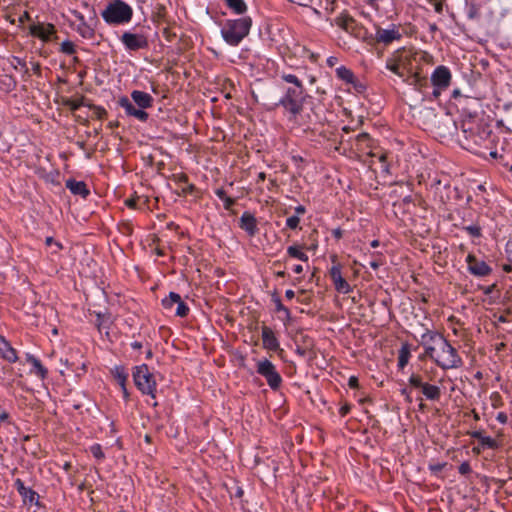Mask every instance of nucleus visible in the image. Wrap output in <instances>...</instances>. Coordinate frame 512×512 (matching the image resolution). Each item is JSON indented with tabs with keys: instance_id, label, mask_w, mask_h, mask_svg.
<instances>
[{
	"instance_id": "f257e3e1",
	"label": "nucleus",
	"mask_w": 512,
	"mask_h": 512,
	"mask_svg": "<svg viewBox=\"0 0 512 512\" xmlns=\"http://www.w3.org/2000/svg\"><path fill=\"white\" fill-rule=\"evenodd\" d=\"M426 357L432 359L443 370L458 369L463 365V360L457 349L446 338L437 347L426 346L419 359L424 360Z\"/></svg>"
},
{
	"instance_id": "f03ea898",
	"label": "nucleus",
	"mask_w": 512,
	"mask_h": 512,
	"mask_svg": "<svg viewBox=\"0 0 512 512\" xmlns=\"http://www.w3.org/2000/svg\"><path fill=\"white\" fill-rule=\"evenodd\" d=\"M304 87H287L284 95L279 99L278 105L282 106L288 113V120L295 124H301L302 112L305 102Z\"/></svg>"
},
{
	"instance_id": "7ed1b4c3",
	"label": "nucleus",
	"mask_w": 512,
	"mask_h": 512,
	"mask_svg": "<svg viewBox=\"0 0 512 512\" xmlns=\"http://www.w3.org/2000/svg\"><path fill=\"white\" fill-rule=\"evenodd\" d=\"M252 26V19L249 16L238 19H229L221 29L224 41L237 46L248 34Z\"/></svg>"
},
{
	"instance_id": "20e7f679",
	"label": "nucleus",
	"mask_w": 512,
	"mask_h": 512,
	"mask_svg": "<svg viewBox=\"0 0 512 512\" xmlns=\"http://www.w3.org/2000/svg\"><path fill=\"white\" fill-rule=\"evenodd\" d=\"M103 20L109 25L129 23L133 17L132 7L123 0H112L101 12Z\"/></svg>"
},
{
	"instance_id": "39448f33",
	"label": "nucleus",
	"mask_w": 512,
	"mask_h": 512,
	"mask_svg": "<svg viewBox=\"0 0 512 512\" xmlns=\"http://www.w3.org/2000/svg\"><path fill=\"white\" fill-rule=\"evenodd\" d=\"M334 21L338 27L342 28L356 39L362 40L368 44H373V34L348 14H341L337 16Z\"/></svg>"
},
{
	"instance_id": "423d86ee",
	"label": "nucleus",
	"mask_w": 512,
	"mask_h": 512,
	"mask_svg": "<svg viewBox=\"0 0 512 512\" xmlns=\"http://www.w3.org/2000/svg\"><path fill=\"white\" fill-rule=\"evenodd\" d=\"M133 379L136 387L143 393L155 398L156 381L146 364L135 367Z\"/></svg>"
},
{
	"instance_id": "0eeeda50",
	"label": "nucleus",
	"mask_w": 512,
	"mask_h": 512,
	"mask_svg": "<svg viewBox=\"0 0 512 512\" xmlns=\"http://www.w3.org/2000/svg\"><path fill=\"white\" fill-rule=\"evenodd\" d=\"M408 383L413 388L421 389L422 394L427 400L438 401L441 398L440 387L424 381L423 376L420 374H411Z\"/></svg>"
},
{
	"instance_id": "6e6552de",
	"label": "nucleus",
	"mask_w": 512,
	"mask_h": 512,
	"mask_svg": "<svg viewBox=\"0 0 512 512\" xmlns=\"http://www.w3.org/2000/svg\"><path fill=\"white\" fill-rule=\"evenodd\" d=\"M257 373L264 377L268 386L276 391L280 388L282 377L277 372L275 365L268 359H263L257 363Z\"/></svg>"
},
{
	"instance_id": "1a4fd4ad",
	"label": "nucleus",
	"mask_w": 512,
	"mask_h": 512,
	"mask_svg": "<svg viewBox=\"0 0 512 512\" xmlns=\"http://www.w3.org/2000/svg\"><path fill=\"white\" fill-rule=\"evenodd\" d=\"M451 72L448 67L444 65L437 66L431 75V83L433 85V96L439 97L442 90L449 87L451 83Z\"/></svg>"
},
{
	"instance_id": "9d476101",
	"label": "nucleus",
	"mask_w": 512,
	"mask_h": 512,
	"mask_svg": "<svg viewBox=\"0 0 512 512\" xmlns=\"http://www.w3.org/2000/svg\"><path fill=\"white\" fill-rule=\"evenodd\" d=\"M121 43L129 52H137L139 50L147 49L149 42L147 36L143 33H133L125 31L120 37Z\"/></svg>"
},
{
	"instance_id": "9b49d317",
	"label": "nucleus",
	"mask_w": 512,
	"mask_h": 512,
	"mask_svg": "<svg viewBox=\"0 0 512 512\" xmlns=\"http://www.w3.org/2000/svg\"><path fill=\"white\" fill-rule=\"evenodd\" d=\"M29 30H30V34L32 36L37 37L44 42L50 41L52 39V37H54L55 39L57 38L55 26L50 23H48V24H43V23L33 24L30 26Z\"/></svg>"
},
{
	"instance_id": "f8f14e48",
	"label": "nucleus",
	"mask_w": 512,
	"mask_h": 512,
	"mask_svg": "<svg viewBox=\"0 0 512 512\" xmlns=\"http://www.w3.org/2000/svg\"><path fill=\"white\" fill-rule=\"evenodd\" d=\"M401 37L402 35L396 26H393L391 29H382L381 27H376V33L373 35V44L383 43L388 45L394 40H399Z\"/></svg>"
},
{
	"instance_id": "ddd939ff",
	"label": "nucleus",
	"mask_w": 512,
	"mask_h": 512,
	"mask_svg": "<svg viewBox=\"0 0 512 512\" xmlns=\"http://www.w3.org/2000/svg\"><path fill=\"white\" fill-rule=\"evenodd\" d=\"M118 104L122 107L128 116H133L141 122H146L149 114L140 107L136 108L126 96H122L118 100Z\"/></svg>"
},
{
	"instance_id": "4468645a",
	"label": "nucleus",
	"mask_w": 512,
	"mask_h": 512,
	"mask_svg": "<svg viewBox=\"0 0 512 512\" xmlns=\"http://www.w3.org/2000/svg\"><path fill=\"white\" fill-rule=\"evenodd\" d=\"M466 261L469 272L475 276H486L491 273L490 266L473 254H468Z\"/></svg>"
},
{
	"instance_id": "2eb2a0df",
	"label": "nucleus",
	"mask_w": 512,
	"mask_h": 512,
	"mask_svg": "<svg viewBox=\"0 0 512 512\" xmlns=\"http://www.w3.org/2000/svg\"><path fill=\"white\" fill-rule=\"evenodd\" d=\"M330 277L334 283L335 289L339 293L348 294L351 292V286L349 283L342 277L341 267L339 264L333 265L330 269Z\"/></svg>"
},
{
	"instance_id": "dca6fc26",
	"label": "nucleus",
	"mask_w": 512,
	"mask_h": 512,
	"mask_svg": "<svg viewBox=\"0 0 512 512\" xmlns=\"http://www.w3.org/2000/svg\"><path fill=\"white\" fill-rule=\"evenodd\" d=\"M14 486L18 493L21 495L25 504H37L38 494L30 487H26L23 481L19 478L15 480Z\"/></svg>"
},
{
	"instance_id": "f3484780",
	"label": "nucleus",
	"mask_w": 512,
	"mask_h": 512,
	"mask_svg": "<svg viewBox=\"0 0 512 512\" xmlns=\"http://www.w3.org/2000/svg\"><path fill=\"white\" fill-rule=\"evenodd\" d=\"M262 342L263 347L270 351L280 350V344L278 339L276 338L273 330L268 326H262Z\"/></svg>"
},
{
	"instance_id": "a211bd4d",
	"label": "nucleus",
	"mask_w": 512,
	"mask_h": 512,
	"mask_svg": "<svg viewBox=\"0 0 512 512\" xmlns=\"http://www.w3.org/2000/svg\"><path fill=\"white\" fill-rule=\"evenodd\" d=\"M239 226L246 231L249 236H255L258 232L257 220L255 216L248 211L242 214Z\"/></svg>"
},
{
	"instance_id": "6ab92c4d",
	"label": "nucleus",
	"mask_w": 512,
	"mask_h": 512,
	"mask_svg": "<svg viewBox=\"0 0 512 512\" xmlns=\"http://www.w3.org/2000/svg\"><path fill=\"white\" fill-rule=\"evenodd\" d=\"M131 99L138 107L142 109L152 107L154 101L153 97L149 93L140 90H133L131 92Z\"/></svg>"
},
{
	"instance_id": "aec40b11",
	"label": "nucleus",
	"mask_w": 512,
	"mask_h": 512,
	"mask_svg": "<svg viewBox=\"0 0 512 512\" xmlns=\"http://www.w3.org/2000/svg\"><path fill=\"white\" fill-rule=\"evenodd\" d=\"M66 187L70 190L72 194L79 195L84 199L90 194V191L84 181L68 179L66 181Z\"/></svg>"
},
{
	"instance_id": "412c9836",
	"label": "nucleus",
	"mask_w": 512,
	"mask_h": 512,
	"mask_svg": "<svg viewBox=\"0 0 512 512\" xmlns=\"http://www.w3.org/2000/svg\"><path fill=\"white\" fill-rule=\"evenodd\" d=\"M0 352L2 357L10 363H15L18 360L16 350L3 336H0Z\"/></svg>"
},
{
	"instance_id": "4be33fe9",
	"label": "nucleus",
	"mask_w": 512,
	"mask_h": 512,
	"mask_svg": "<svg viewBox=\"0 0 512 512\" xmlns=\"http://www.w3.org/2000/svg\"><path fill=\"white\" fill-rule=\"evenodd\" d=\"M445 337L437 332L432 330H426L425 333L421 336V344L426 348V346H438L441 341H443Z\"/></svg>"
},
{
	"instance_id": "5701e85b",
	"label": "nucleus",
	"mask_w": 512,
	"mask_h": 512,
	"mask_svg": "<svg viewBox=\"0 0 512 512\" xmlns=\"http://www.w3.org/2000/svg\"><path fill=\"white\" fill-rule=\"evenodd\" d=\"M411 356L410 344L405 342L401 345L398 354V367L399 369H403L409 362Z\"/></svg>"
},
{
	"instance_id": "b1692460",
	"label": "nucleus",
	"mask_w": 512,
	"mask_h": 512,
	"mask_svg": "<svg viewBox=\"0 0 512 512\" xmlns=\"http://www.w3.org/2000/svg\"><path fill=\"white\" fill-rule=\"evenodd\" d=\"M27 362H29L33 366L35 374L39 376L42 380L47 377L48 371L42 365L39 359H37L33 355H27Z\"/></svg>"
},
{
	"instance_id": "393cba45",
	"label": "nucleus",
	"mask_w": 512,
	"mask_h": 512,
	"mask_svg": "<svg viewBox=\"0 0 512 512\" xmlns=\"http://www.w3.org/2000/svg\"><path fill=\"white\" fill-rule=\"evenodd\" d=\"M226 6L235 14L243 15L247 11L244 0H223Z\"/></svg>"
},
{
	"instance_id": "a878e982",
	"label": "nucleus",
	"mask_w": 512,
	"mask_h": 512,
	"mask_svg": "<svg viewBox=\"0 0 512 512\" xmlns=\"http://www.w3.org/2000/svg\"><path fill=\"white\" fill-rule=\"evenodd\" d=\"M287 254L292 257L299 259L303 262H307L309 260V257L306 253H304L301 249V247L297 245H292L287 248Z\"/></svg>"
},
{
	"instance_id": "bb28decb",
	"label": "nucleus",
	"mask_w": 512,
	"mask_h": 512,
	"mask_svg": "<svg viewBox=\"0 0 512 512\" xmlns=\"http://www.w3.org/2000/svg\"><path fill=\"white\" fill-rule=\"evenodd\" d=\"M336 74H337L338 78H340L341 80H343L347 83L354 82L355 76H354L353 72L350 69L346 68L345 66L338 67L336 69Z\"/></svg>"
},
{
	"instance_id": "cd10ccee",
	"label": "nucleus",
	"mask_w": 512,
	"mask_h": 512,
	"mask_svg": "<svg viewBox=\"0 0 512 512\" xmlns=\"http://www.w3.org/2000/svg\"><path fill=\"white\" fill-rule=\"evenodd\" d=\"M357 149L363 150L371 146L372 139L368 133H360L356 136Z\"/></svg>"
},
{
	"instance_id": "c85d7f7f",
	"label": "nucleus",
	"mask_w": 512,
	"mask_h": 512,
	"mask_svg": "<svg viewBox=\"0 0 512 512\" xmlns=\"http://www.w3.org/2000/svg\"><path fill=\"white\" fill-rule=\"evenodd\" d=\"M179 301V294L170 292L169 295L162 300V306L165 310L171 312L172 308Z\"/></svg>"
},
{
	"instance_id": "c756f323",
	"label": "nucleus",
	"mask_w": 512,
	"mask_h": 512,
	"mask_svg": "<svg viewBox=\"0 0 512 512\" xmlns=\"http://www.w3.org/2000/svg\"><path fill=\"white\" fill-rule=\"evenodd\" d=\"M480 446L482 449L496 450L501 447V443L490 436H484L481 438Z\"/></svg>"
},
{
	"instance_id": "7c9ffc66",
	"label": "nucleus",
	"mask_w": 512,
	"mask_h": 512,
	"mask_svg": "<svg viewBox=\"0 0 512 512\" xmlns=\"http://www.w3.org/2000/svg\"><path fill=\"white\" fill-rule=\"evenodd\" d=\"M272 301L275 304V310L277 312L286 313V320L289 321L291 319L290 310L282 304L281 299L276 293L272 294Z\"/></svg>"
},
{
	"instance_id": "2f4dec72",
	"label": "nucleus",
	"mask_w": 512,
	"mask_h": 512,
	"mask_svg": "<svg viewBox=\"0 0 512 512\" xmlns=\"http://www.w3.org/2000/svg\"><path fill=\"white\" fill-rule=\"evenodd\" d=\"M113 374L120 387H124V384H126L128 378V374L125 369L123 367H116Z\"/></svg>"
},
{
	"instance_id": "473e14b6",
	"label": "nucleus",
	"mask_w": 512,
	"mask_h": 512,
	"mask_svg": "<svg viewBox=\"0 0 512 512\" xmlns=\"http://www.w3.org/2000/svg\"><path fill=\"white\" fill-rule=\"evenodd\" d=\"M176 305H177V307L175 310V315L178 317H186L189 313V307L182 300L180 295H179V301H177Z\"/></svg>"
},
{
	"instance_id": "72a5a7b5",
	"label": "nucleus",
	"mask_w": 512,
	"mask_h": 512,
	"mask_svg": "<svg viewBox=\"0 0 512 512\" xmlns=\"http://www.w3.org/2000/svg\"><path fill=\"white\" fill-rule=\"evenodd\" d=\"M77 31L83 38L91 39L94 37V30L85 22L78 26Z\"/></svg>"
},
{
	"instance_id": "f704fd0d",
	"label": "nucleus",
	"mask_w": 512,
	"mask_h": 512,
	"mask_svg": "<svg viewBox=\"0 0 512 512\" xmlns=\"http://www.w3.org/2000/svg\"><path fill=\"white\" fill-rule=\"evenodd\" d=\"M506 253L509 263L503 265V270L505 272H512V239L506 245Z\"/></svg>"
},
{
	"instance_id": "c9c22d12",
	"label": "nucleus",
	"mask_w": 512,
	"mask_h": 512,
	"mask_svg": "<svg viewBox=\"0 0 512 512\" xmlns=\"http://www.w3.org/2000/svg\"><path fill=\"white\" fill-rule=\"evenodd\" d=\"M282 79L291 84L290 87H303L302 82L293 74H283Z\"/></svg>"
},
{
	"instance_id": "e433bc0d",
	"label": "nucleus",
	"mask_w": 512,
	"mask_h": 512,
	"mask_svg": "<svg viewBox=\"0 0 512 512\" xmlns=\"http://www.w3.org/2000/svg\"><path fill=\"white\" fill-rule=\"evenodd\" d=\"M60 51L67 55H72L75 53V45L73 42L66 40L61 43Z\"/></svg>"
},
{
	"instance_id": "4c0bfd02",
	"label": "nucleus",
	"mask_w": 512,
	"mask_h": 512,
	"mask_svg": "<svg viewBox=\"0 0 512 512\" xmlns=\"http://www.w3.org/2000/svg\"><path fill=\"white\" fill-rule=\"evenodd\" d=\"M91 454L97 459V460H103L105 458V454L102 451V447L100 444H94L90 447Z\"/></svg>"
},
{
	"instance_id": "58836bf2",
	"label": "nucleus",
	"mask_w": 512,
	"mask_h": 512,
	"mask_svg": "<svg viewBox=\"0 0 512 512\" xmlns=\"http://www.w3.org/2000/svg\"><path fill=\"white\" fill-rule=\"evenodd\" d=\"M387 69H389L391 72L395 73L396 75L402 77L403 74L400 72L399 64L394 59H388L386 63Z\"/></svg>"
},
{
	"instance_id": "ea45409f",
	"label": "nucleus",
	"mask_w": 512,
	"mask_h": 512,
	"mask_svg": "<svg viewBox=\"0 0 512 512\" xmlns=\"http://www.w3.org/2000/svg\"><path fill=\"white\" fill-rule=\"evenodd\" d=\"M45 244L47 246L52 247V253H57L58 251H60L63 248L62 244L58 241H55L53 239V237H47L45 239Z\"/></svg>"
},
{
	"instance_id": "a19ab883",
	"label": "nucleus",
	"mask_w": 512,
	"mask_h": 512,
	"mask_svg": "<svg viewBox=\"0 0 512 512\" xmlns=\"http://www.w3.org/2000/svg\"><path fill=\"white\" fill-rule=\"evenodd\" d=\"M90 108L93 110V116L97 119H104L107 116V111L100 106L91 105Z\"/></svg>"
},
{
	"instance_id": "79ce46f5",
	"label": "nucleus",
	"mask_w": 512,
	"mask_h": 512,
	"mask_svg": "<svg viewBox=\"0 0 512 512\" xmlns=\"http://www.w3.org/2000/svg\"><path fill=\"white\" fill-rule=\"evenodd\" d=\"M296 353L303 357H308L309 359H313L315 357V353L308 347H300L297 346Z\"/></svg>"
},
{
	"instance_id": "37998d69",
	"label": "nucleus",
	"mask_w": 512,
	"mask_h": 512,
	"mask_svg": "<svg viewBox=\"0 0 512 512\" xmlns=\"http://www.w3.org/2000/svg\"><path fill=\"white\" fill-rule=\"evenodd\" d=\"M412 81H411V84L415 85V86H424L427 84V78L426 77H423L421 76L419 73H414L411 77Z\"/></svg>"
},
{
	"instance_id": "c03bdc74",
	"label": "nucleus",
	"mask_w": 512,
	"mask_h": 512,
	"mask_svg": "<svg viewBox=\"0 0 512 512\" xmlns=\"http://www.w3.org/2000/svg\"><path fill=\"white\" fill-rule=\"evenodd\" d=\"M300 223V218L297 215H293L287 218L286 225L290 229H296Z\"/></svg>"
},
{
	"instance_id": "a18cd8bd",
	"label": "nucleus",
	"mask_w": 512,
	"mask_h": 512,
	"mask_svg": "<svg viewBox=\"0 0 512 512\" xmlns=\"http://www.w3.org/2000/svg\"><path fill=\"white\" fill-rule=\"evenodd\" d=\"M119 229H120L121 233L124 235H131L133 232V227L130 222H122L119 225Z\"/></svg>"
},
{
	"instance_id": "49530a36",
	"label": "nucleus",
	"mask_w": 512,
	"mask_h": 512,
	"mask_svg": "<svg viewBox=\"0 0 512 512\" xmlns=\"http://www.w3.org/2000/svg\"><path fill=\"white\" fill-rule=\"evenodd\" d=\"M163 36L169 42L173 41L177 37L176 33L169 27L163 29Z\"/></svg>"
},
{
	"instance_id": "de8ad7c7",
	"label": "nucleus",
	"mask_w": 512,
	"mask_h": 512,
	"mask_svg": "<svg viewBox=\"0 0 512 512\" xmlns=\"http://www.w3.org/2000/svg\"><path fill=\"white\" fill-rule=\"evenodd\" d=\"M458 471L461 475H467L471 473V466L469 462L465 461L461 463L460 466L458 467Z\"/></svg>"
},
{
	"instance_id": "09e8293b",
	"label": "nucleus",
	"mask_w": 512,
	"mask_h": 512,
	"mask_svg": "<svg viewBox=\"0 0 512 512\" xmlns=\"http://www.w3.org/2000/svg\"><path fill=\"white\" fill-rule=\"evenodd\" d=\"M468 233L473 237H479L481 235V229L479 226L471 225L465 228Z\"/></svg>"
},
{
	"instance_id": "8fccbe9b",
	"label": "nucleus",
	"mask_w": 512,
	"mask_h": 512,
	"mask_svg": "<svg viewBox=\"0 0 512 512\" xmlns=\"http://www.w3.org/2000/svg\"><path fill=\"white\" fill-rule=\"evenodd\" d=\"M297 300H298V302L303 303V304H309V302H310V298L307 296V293L305 290H300L298 292Z\"/></svg>"
},
{
	"instance_id": "3c124183",
	"label": "nucleus",
	"mask_w": 512,
	"mask_h": 512,
	"mask_svg": "<svg viewBox=\"0 0 512 512\" xmlns=\"http://www.w3.org/2000/svg\"><path fill=\"white\" fill-rule=\"evenodd\" d=\"M66 104L71 108V110H77L82 106V100H68Z\"/></svg>"
},
{
	"instance_id": "603ef678",
	"label": "nucleus",
	"mask_w": 512,
	"mask_h": 512,
	"mask_svg": "<svg viewBox=\"0 0 512 512\" xmlns=\"http://www.w3.org/2000/svg\"><path fill=\"white\" fill-rule=\"evenodd\" d=\"M223 202H224V208L226 210H230L232 208V206L236 203V200L234 198L227 196L224 198Z\"/></svg>"
},
{
	"instance_id": "864d4df0",
	"label": "nucleus",
	"mask_w": 512,
	"mask_h": 512,
	"mask_svg": "<svg viewBox=\"0 0 512 512\" xmlns=\"http://www.w3.org/2000/svg\"><path fill=\"white\" fill-rule=\"evenodd\" d=\"M195 190V186L193 184L187 183L186 186L182 187L180 195L191 194Z\"/></svg>"
},
{
	"instance_id": "5fc2aeb1",
	"label": "nucleus",
	"mask_w": 512,
	"mask_h": 512,
	"mask_svg": "<svg viewBox=\"0 0 512 512\" xmlns=\"http://www.w3.org/2000/svg\"><path fill=\"white\" fill-rule=\"evenodd\" d=\"M138 197L128 198L125 200V205L131 209L137 208Z\"/></svg>"
},
{
	"instance_id": "6e6d98bb",
	"label": "nucleus",
	"mask_w": 512,
	"mask_h": 512,
	"mask_svg": "<svg viewBox=\"0 0 512 512\" xmlns=\"http://www.w3.org/2000/svg\"><path fill=\"white\" fill-rule=\"evenodd\" d=\"M430 2L433 4L434 10L437 13L441 14L442 11H443V3H442V1H440V0H430Z\"/></svg>"
},
{
	"instance_id": "4d7b16f0",
	"label": "nucleus",
	"mask_w": 512,
	"mask_h": 512,
	"mask_svg": "<svg viewBox=\"0 0 512 512\" xmlns=\"http://www.w3.org/2000/svg\"><path fill=\"white\" fill-rule=\"evenodd\" d=\"M348 386L352 389H356L359 387V381L356 376H351L348 380Z\"/></svg>"
},
{
	"instance_id": "13d9d810",
	"label": "nucleus",
	"mask_w": 512,
	"mask_h": 512,
	"mask_svg": "<svg viewBox=\"0 0 512 512\" xmlns=\"http://www.w3.org/2000/svg\"><path fill=\"white\" fill-rule=\"evenodd\" d=\"M351 410V405L348 403H345L341 408L339 409V413L342 417L346 416Z\"/></svg>"
},
{
	"instance_id": "bf43d9fd",
	"label": "nucleus",
	"mask_w": 512,
	"mask_h": 512,
	"mask_svg": "<svg viewBox=\"0 0 512 512\" xmlns=\"http://www.w3.org/2000/svg\"><path fill=\"white\" fill-rule=\"evenodd\" d=\"M469 435L472 437V438H475L479 441V443L481 442V438H483L485 435L482 431H472L469 433Z\"/></svg>"
},
{
	"instance_id": "052dcab7",
	"label": "nucleus",
	"mask_w": 512,
	"mask_h": 512,
	"mask_svg": "<svg viewBox=\"0 0 512 512\" xmlns=\"http://www.w3.org/2000/svg\"><path fill=\"white\" fill-rule=\"evenodd\" d=\"M215 194L217 195V197L219 199H221L222 201L224 200L225 197H227V193L226 191L223 189V188H219L215 191Z\"/></svg>"
},
{
	"instance_id": "680f3d73",
	"label": "nucleus",
	"mask_w": 512,
	"mask_h": 512,
	"mask_svg": "<svg viewBox=\"0 0 512 512\" xmlns=\"http://www.w3.org/2000/svg\"><path fill=\"white\" fill-rule=\"evenodd\" d=\"M496 419L500 423L505 424L507 422L508 417H507V415L504 412H500V413H498Z\"/></svg>"
},
{
	"instance_id": "e2e57ef3",
	"label": "nucleus",
	"mask_w": 512,
	"mask_h": 512,
	"mask_svg": "<svg viewBox=\"0 0 512 512\" xmlns=\"http://www.w3.org/2000/svg\"><path fill=\"white\" fill-rule=\"evenodd\" d=\"M292 3H295L300 6H308L312 0H289Z\"/></svg>"
},
{
	"instance_id": "0e129e2a",
	"label": "nucleus",
	"mask_w": 512,
	"mask_h": 512,
	"mask_svg": "<svg viewBox=\"0 0 512 512\" xmlns=\"http://www.w3.org/2000/svg\"><path fill=\"white\" fill-rule=\"evenodd\" d=\"M32 70L35 74L41 75V65L38 62L32 63Z\"/></svg>"
},
{
	"instance_id": "69168bd1",
	"label": "nucleus",
	"mask_w": 512,
	"mask_h": 512,
	"mask_svg": "<svg viewBox=\"0 0 512 512\" xmlns=\"http://www.w3.org/2000/svg\"><path fill=\"white\" fill-rule=\"evenodd\" d=\"M177 180L179 183H184V184H187L188 183V176L186 174H179L177 176Z\"/></svg>"
},
{
	"instance_id": "338daca9",
	"label": "nucleus",
	"mask_w": 512,
	"mask_h": 512,
	"mask_svg": "<svg viewBox=\"0 0 512 512\" xmlns=\"http://www.w3.org/2000/svg\"><path fill=\"white\" fill-rule=\"evenodd\" d=\"M332 234L336 239H340L342 238L343 231L340 228H337L333 230Z\"/></svg>"
},
{
	"instance_id": "774afa93",
	"label": "nucleus",
	"mask_w": 512,
	"mask_h": 512,
	"mask_svg": "<svg viewBox=\"0 0 512 512\" xmlns=\"http://www.w3.org/2000/svg\"><path fill=\"white\" fill-rule=\"evenodd\" d=\"M338 59L336 57H329L327 59V64L330 66V67H333L336 63H337Z\"/></svg>"
}]
</instances>
